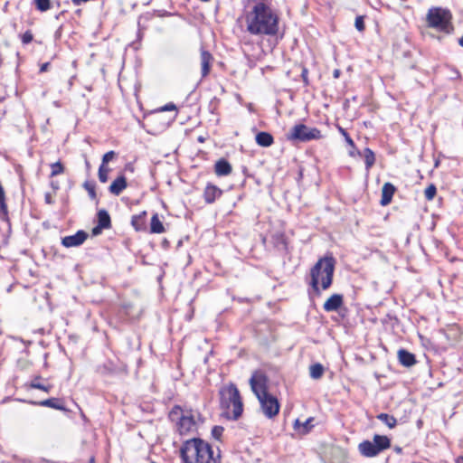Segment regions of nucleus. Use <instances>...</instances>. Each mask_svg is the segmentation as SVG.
<instances>
[{
  "label": "nucleus",
  "mask_w": 463,
  "mask_h": 463,
  "mask_svg": "<svg viewBox=\"0 0 463 463\" xmlns=\"http://www.w3.org/2000/svg\"><path fill=\"white\" fill-rule=\"evenodd\" d=\"M247 31L253 35H275L279 30V16L265 3H256L245 15Z\"/></svg>",
  "instance_id": "nucleus-1"
},
{
  "label": "nucleus",
  "mask_w": 463,
  "mask_h": 463,
  "mask_svg": "<svg viewBox=\"0 0 463 463\" xmlns=\"http://www.w3.org/2000/svg\"><path fill=\"white\" fill-rule=\"evenodd\" d=\"M180 456L184 463H221L220 450L215 453L213 447L200 438L184 441Z\"/></svg>",
  "instance_id": "nucleus-2"
},
{
  "label": "nucleus",
  "mask_w": 463,
  "mask_h": 463,
  "mask_svg": "<svg viewBox=\"0 0 463 463\" xmlns=\"http://www.w3.org/2000/svg\"><path fill=\"white\" fill-rule=\"evenodd\" d=\"M335 260L333 256L320 258L310 269V281L312 292L320 296L321 290L329 288L333 282Z\"/></svg>",
  "instance_id": "nucleus-3"
},
{
  "label": "nucleus",
  "mask_w": 463,
  "mask_h": 463,
  "mask_svg": "<svg viewBox=\"0 0 463 463\" xmlns=\"http://www.w3.org/2000/svg\"><path fill=\"white\" fill-rule=\"evenodd\" d=\"M219 395L223 416L233 420H238L242 414L243 403L236 385L230 383L222 387Z\"/></svg>",
  "instance_id": "nucleus-4"
},
{
  "label": "nucleus",
  "mask_w": 463,
  "mask_h": 463,
  "mask_svg": "<svg viewBox=\"0 0 463 463\" xmlns=\"http://www.w3.org/2000/svg\"><path fill=\"white\" fill-rule=\"evenodd\" d=\"M451 20V12L442 7L430 8L426 17L429 27L447 33L453 30Z\"/></svg>",
  "instance_id": "nucleus-5"
},
{
  "label": "nucleus",
  "mask_w": 463,
  "mask_h": 463,
  "mask_svg": "<svg viewBox=\"0 0 463 463\" xmlns=\"http://www.w3.org/2000/svg\"><path fill=\"white\" fill-rule=\"evenodd\" d=\"M287 140L296 143H305L322 138L321 131L317 128H310L305 124L295 125L287 134Z\"/></svg>",
  "instance_id": "nucleus-6"
},
{
  "label": "nucleus",
  "mask_w": 463,
  "mask_h": 463,
  "mask_svg": "<svg viewBox=\"0 0 463 463\" xmlns=\"http://www.w3.org/2000/svg\"><path fill=\"white\" fill-rule=\"evenodd\" d=\"M391 447V439L384 435L375 434L371 440H364L358 445L360 454L366 458H373Z\"/></svg>",
  "instance_id": "nucleus-7"
},
{
  "label": "nucleus",
  "mask_w": 463,
  "mask_h": 463,
  "mask_svg": "<svg viewBox=\"0 0 463 463\" xmlns=\"http://www.w3.org/2000/svg\"><path fill=\"white\" fill-rule=\"evenodd\" d=\"M258 400L260 402V410L262 413L268 419H273L279 414L280 405L278 399L275 396L269 393L264 396H261L260 398H258Z\"/></svg>",
  "instance_id": "nucleus-8"
},
{
  "label": "nucleus",
  "mask_w": 463,
  "mask_h": 463,
  "mask_svg": "<svg viewBox=\"0 0 463 463\" xmlns=\"http://www.w3.org/2000/svg\"><path fill=\"white\" fill-rule=\"evenodd\" d=\"M267 384L268 377L262 372L256 371L252 373L250 379V385L257 398L269 393Z\"/></svg>",
  "instance_id": "nucleus-9"
},
{
  "label": "nucleus",
  "mask_w": 463,
  "mask_h": 463,
  "mask_svg": "<svg viewBox=\"0 0 463 463\" xmlns=\"http://www.w3.org/2000/svg\"><path fill=\"white\" fill-rule=\"evenodd\" d=\"M89 234L82 230L78 231L73 235L65 236L61 239V244L66 248L78 247L84 243Z\"/></svg>",
  "instance_id": "nucleus-10"
},
{
  "label": "nucleus",
  "mask_w": 463,
  "mask_h": 463,
  "mask_svg": "<svg viewBox=\"0 0 463 463\" xmlns=\"http://www.w3.org/2000/svg\"><path fill=\"white\" fill-rule=\"evenodd\" d=\"M195 420L192 414L182 415L177 422V431L180 435H187L195 430Z\"/></svg>",
  "instance_id": "nucleus-11"
},
{
  "label": "nucleus",
  "mask_w": 463,
  "mask_h": 463,
  "mask_svg": "<svg viewBox=\"0 0 463 463\" xmlns=\"http://www.w3.org/2000/svg\"><path fill=\"white\" fill-rule=\"evenodd\" d=\"M344 303V298L341 294H333L325 303L323 308L326 312L338 310Z\"/></svg>",
  "instance_id": "nucleus-12"
},
{
  "label": "nucleus",
  "mask_w": 463,
  "mask_h": 463,
  "mask_svg": "<svg viewBox=\"0 0 463 463\" xmlns=\"http://www.w3.org/2000/svg\"><path fill=\"white\" fill-rule=\"evenodd\" d=\"M222 194V191L212 184H208L203 192V198L207 203H213Z\"/></svg>",
  "instance_id": "nucleus-13"
},
{
  "label": "nucleus",
  "mask_w": 463,
  "mask_h": 463,
  "mask_svg": "<svg viewBox=\"0 0 463 463\" xmlns=\"http://www.w3.org/2000/svg\"><path fill=\"white\" fill-rule=\"evenodd\" d=\"M396 191V187L392 183H385L382 188L381 205L386 206L391 203L392 196Z\"/></svg>",
  "instance_id": "nucleus-14"
},
{
  "label": "nucleus",
  "mask_w": 463,
  "mask_h": 463,
  "mask_svg": "<svg viewBox=\"0 0 463 463\" xmlns=\"http://www.w3.org/2000/svg\"><path fill=\"white\" fill-rule=\"evenodd\" d=\"M201 67H202V77H206L211 71V63L213 60V55L203 48L201 49Z\"/></svg>",
  "instance_id": "nucleus-15"
},
{
  "label": "nucleus",
  "mask_w": 463,
  "mask_h": 463,
  "mask_svg": "<svg viewBox=\"0 0 463 463\" xmlns=\"http://www.w3.org/2000/svg\"><path fill=\"white\" fill-rule=\"evenodd\" d=\"M128 186L127 178L121 175L118 176L109 185V191L114 195H119Z\"/></svg>",
  "instance_id": "nucleus-16"
},
{
  "label": "nucleus",
  "mask_w": 463,
  "mask_h": 463,
  "mask_svg": "<svg viewBox=\"0 0 463 463\" xmlns=\"http://www.w3.org/2000/svg\"><path fill=\"white\" fill-rule=\"evenodd\" d=\"M398 360L402 365L406 367H411L417 362L415 355L405 349H400L398 351Z\"/></svg>",
  "instance_id": "nucleus-17"
},
{
  "label": "nucleus",
  "mask_w": 463,
  "mask_h": 463,
  "mask_svg": "<svg viewBox=\"0 0 463 463\" xmlns=\"http://www.w3.org/2000/svg\"><path fill=\"white\" fill-rule=\"evenodd\" d=\"M231 164L224 158L219 159L214 165V171L218 176H226L232 173Z\"/></svg>",
  "instance_id": "nucleus-18"
},
{
  "label": "nucleus",
  "mask_w": 463,
  "mask_h": 463,
  "mask_svg": "<svg viewBox=\"0 0 463 463\" xmlns=\"http://www.w3.org/2000/svg\"><path fill=\"white\" fill-rule=\"evenodd\" d=\"M31 404L33 405H39L43 407H49L60 411H64L65 408L63 404L61 402V401L58 398H50L47 400H43L41 402H30Z\"/></svg>",
  "instance_id": "nucleus-19"
},
{
  "label": "nucleus",
  "mask_w": 463,
  "mask_h": 463,
  "mask_svg": "<svg viewBox=\"0 0 463 463\" xmlns=\"http://www.w3.org/2000/svg\"><path fill=\"white\" fill-rule=\"evenodd\" d=\"M146 215V212L144 211V212L140 213L139 214H136V215L132 216L131 224L137 232L146 231V220H145Z\"/></svg>",
  "instance_id": "nucleus-20"
},
{
  "label": "nucleus",
  "mask_w": 463,
  "mask_h": 463,
  "mask_svg": "<svg viewBox=\"0 0 463 463\" xmlns=\"http://www.w3.org/2000/svg\"><path fill=\"white\" fill-rule=\"evenodd\" d=\"M255 140L259 146H263V147H269L274 142V138H273L272 135L269 132H264V131L259 132L256 135Z\"/></svg>",
  "instance_id": "nucleus-21"
},
{
  "label": "nucleus",
  "mask_w": 463,
  "mask_h": 463,
  "mask_svg": "<svg viewBox=\"0 0 463 463\" xmlns=\"http://www.w3.org/2000/svg\"><path fill=\"white\" fill-rule=\"evenodd\" d=\"M358 154L364 156L366 170H370L375 163L374 152L371 148L365 147L363 152L359 151Z\"/></svg>",
  "instance_id": "nucleus-22"
},
{
  "label": "nucleus",
  "mask_w": 463,
  "mask_h": 463,
  "mask_svg": "<svg viewBox=\"0 0 463 463\" xmlns=\"http://www.w3.org/2000/svg\"><path fill=\"white\" fill-rule=\"evenodd\" d=\"M98 224L99 227H103L104 229H109L111 227V220L109 213L102 209L98 212Z\"/></svg>",
  "instance_id": "nucleus-23"
},
{
  "label": "nucleus",
  "mask_w": 463,
  "mask_h": 463,
  "mask_svg": "<svg viewBox=\"0 0 463 463\" xmlns=\"http://www.w3.org/2000/svg\"><path fill=\"white\" fill-rule=\"evenodd\" d=\"M313 421V418H308L303 423L299 421V420H296L294 423V429L298 430L301 434H307L310 431L313 425L311 422Z\"/></svg>",
  "instance_id": "nucleus-24"
},
{
  "label": "nucleus",
  "mask_w": 463,
  "mask_h": 463,
  "mask_svg": "<svg viewBox=\"0 0 463 463\" xmlns=\"http://www.w3.org/2000/svg\"><path fill=\"white\" fill-rule=\"evenodd\" d=\"M165 232L163 222L160 221L158 214L155 213L150 222V232L151 233H162Z\"/></svg>",
  "instance_id": "nucleus-25"
},
{
  "label": "nucleus",
  "mask_w": 463,
  "mask_h": 463,
  "mask_svg": "<svg viewBox=\"0 0 463 463\" xmlns=\"http://www.w3.org/2000/svg\"><path fill=\"white\" fill-rule=\"evenodd\" d=\"M376 418L390 429H393L397 425V420L392 415L383 412L378 414Z\"/></svg>",
  "instance_id": "nucleus-26"
},
{
  "label": "nucleus",
  "mask_w": 463,
  "mask_h": 463,
  "mask_svg": "<svg viewBox=\"0 0 463 463\" xmlns=\"http://www.w3.org/2000/svg\"><path fill=\"white\" fill-rule=\"evenodd\" d=\"M324 371V366L321 364H314L309 367L310 377L315 380L320 379L323 376Z\"/></svg>",
  "instance_id": "nucleus-27"
},
{
  "label": "nucleus",
  "mask_w": 463,
  "mask_h": 463,
  "mask_svg": "<svg viewBox=\"0 0 463 463\" xmlns=\"http://www.w3.org/2000/svg\"><path fill=\"white\" fill-rule=\"evenodd\" d=\"M40 379H41V376H39V375L35 376L29 383V387L32 389H38V390H42L45 392H49L52 389V385H43V383H39Z\"/></svg>",
  "instance_id": "nucleus-28"
},
{
  "label": "nucleus",
  "mask_w": 463,
  "mask_h": 463,
  "mask_svg": "<svg viewBox=\"0 0 463 463\" xmlns=\"http://www.w3.org/2000/svg\"><path fill=\"white\" fill-rule=\"evenodd\" d=\"M50 166L52 169L51 175H50L51 177L56 176L64 172V166L60 161L51 164Z\"/></svg>",
  "instance_id": "nucleus-29"
},
{
  "label": "nucleus",
  "mask_w": 463,
  "mask_h": 463,
  "mask_svg": "<svg viewBox=\"0 0 463 463\" xmlns=\"http://www.w3.org/2000/svg\"><path fill=\"white\" fill-rule=\"evenodd\" d=\"M35 6L40 12H46L51 8L50 0H34Z\"/></svg>",
  "instance_id": "nucleus-30"
},
{
  "label": "nucleus",
  "mask_w": 463,
  "mask_h": 463,
  "mask_svg": "<svg viewBox=\"0 0 463 463\" xmlns=\"http://www.w3.org/2000/svg\"><path fill=\"white\" fill-rule=\"evenodd\" d=\"M109 169L108 167H106L105 165H100L99 168V173H98V175H99V180L101 182V183H106L108 181V178H109Z\"/></svg>",
  "instance_id": "nucleus-31"
},
{
  "label": "nucleus",
  "mask_w": 463,
  "mask_h": 463,
  "mask_svg": "<svg viewBox=\"0 0 463 463\" xmlns=\"http://www.w3.org/2000/svg\"><path fill=\"white\" fill-rule=\"evenodd\" d=\"M437 194V188L433 184H430L424 191V196L428 201H431Z\"/></svg>",
  "instance_id": "nucleus-32"
},
{
  "label": "nucleus",
  "mask_w": 463,
  "mask_h": 463,
  "mask_svg": "<svg viewBox=\"0 0 463 463\" xmlns=\"http://www.w3.org/2000/svg\"><path fill=\"white\" fill-rule=\"evenodd\" d=\"M223 427L222 426H214L213 429H212V436L213 438H214L215 439L219 440L221 439V437L222 436V433H223Z\"/></svg>",
  "instance_id": "nucleus-33"
},
{
  "label": "nucleus",
  "mask_w": 463,
  "mask_h": 463,
  "mask_svg": "<svg viewBox=\"0 0 463 463\" xmlns=\"http://www.w3.org/2000/svg\"><path fill=\"white\" fill-rule=\"evenodd\" d=\"M83 187L88 191L89 195H90V197L91 199L96 198V192H95V184H91V183H89V182H85L84 184H83Z\"/></svg>",
  "instance_id": "nucleus-34"
},
{
  "label": "nucleus",
  "mask_w": 463,
  "mask_h": 463,
  "mask_svg": "<svg viewBox=\"0 0 463 463\" xmlns=\"http://www.w3.org/2000/svg\"><path fill=\"white\" fill-rule=\"evenodd\" d=\"M275 240L277 241V244H276L277 248H279V250H286L287 243H286L285 238L282 234L277 235L275 237Z\"/></svg>",
  "instance_id": "nucleus-35"
},
{
  "label": "nucleus",
  "mask_w": 463,
  "mask_h": 463,
  "mask_svg": "<svg viewBox=\"0 0 463 463\" xmlns=\"http://www.w3.org/2000/svg\"><path fill=\"white\" fill-rule=\"evenodd\" d=\"M33 40V35L31 31H26L24 34L21 36V41L23 44H28Z\"/></svg>",
  "instance_id": "nucleus-36"
},
{
  "label": "nucleus",
  "mask_w": 463,
  "mask_h": 463,
  "mask_svg": "<svg viewBox=\"0 0 463 463\" xmlns=\"http://www.w3.org/2000/svg\"><path fill=\"white\" fill-rule=\"evenodd\" d=\"M354 26L359 32H363L365 28L364 16H357L355 18Z\"/></svg>",
  "instance_id": "nucleus-37"
},
{
  "label": "nucleus",
  "mask_w": 463,
  "mask_h": 463,
  "mask_svg": "<svg viewBox=\"0 0 463 463\" xmlns=\"http://www.w3.org/2000/svg\"><path fill=\"white\" fill-rule=\"evenodd\" d=\"M115 156H116V153L114 151L111 150V151L107 152L106 154L103 155L101 165H105L109 161H111Z\"/></svg>",
  "instance_id": "nucleus-38"
},
{
  "label": "nucleus",
  "mask_w": 463,
  "mask_h": 463,
  "mask_svg": "<svg viewBox=\"0 0 463 463\" xmlns=\"http://www.w3.org/2000/svg\"><path fill=\"white\" fill-rule=\"evenodd\" d=\"M339 130L343 134V136L345 137V139L346 143L349 146H354V142L352 139V137L349 136V134L344 128H339Z\"/></svg>",
  "instance_id": "nucleus-39"
},
{
  "label": "nucleus",
  "mask_w": 463,
  "mask_h": 463,
  "mask_svg": "<svg viewBox=\"0 0 463 463\" xmlns=\"http://www.w3.org/2000/svg\"><path fill=\"white\" fill-rule=\"evenodd\" d=\"M176 110V106L174 103H167L160 109V111H172Z\"/></svg>",
  "instance_id": "nucleus-40"
},
{
  "label": "nucleus",
  "mask_w": 463,
  "mask_h": 463,
  "mask_svg": "<svg viewBox=\"0 0 463 463\" xmlns=\"http://www.w3.org/2000/svg\"><path fill=\"white\" fill-rule=\"evenodd\" d=\"M307 74H308L307 69V68H303L302 72H301V77H302V80H303V81H304V83L306 85L308 84Z\"/></svg>",
  "instance_id": "nucleus-41"
},
{
  "label": "nucleus",
  "mask_w": 463,
  "mask_h": 463,
  "mask_svg": "<svg viewBox=\"0 0 463 463\" xmlns=\"http://www.w3.org/2000/svg\"><path fill=\"white\" fill-rule=\"evenodd\" d=\"M45 203L48 204H52L53 203L52 196L50 193H46L44 195Z\"/></svg>",
  "instance_id": "nucleus-42"
},
{
  "label": "nucleus",
  "mask_w": 463,
  "mask_h": 463,
  "mask_svg": "<svg viewBox=\"0 0 463 463\" xmlns=\"http://www.w3.org/2000/svg\"><path fill=\"white\" fill-rule=\"evenodd\" d=\"M102 230H104V228L103 227H99V225L98 224L97 226H95L92 229V233L94 235H99L101 232Z\"/></svg>",
  "instance_id": "nucleus-43"
},
{
  "label": "nucleus",
  "mask_w": 463,
  "mask_h": 463,
  "mask_svg": "<svg viewBox=\"0 0 463 463\" xmlns=\"http://www.w3.org/2000/svg\"><path fill=\"white\" fill-rule=\"evenodd\" d=\"M50 66V63L49 62H45L43 63L42 66H41V69H40V71L41 72H43V71H46L48 70V67Z\"/></svg>",
  "instance_id": "nucleus-44"
},
{
  "label": "nucleus",
  "mask_w": 463,
  "mask_h": 463,
  "mask_svg": "<svg viewBox=\"0 0 463 463\" xmlns=\"http://www.w3.org/2000/svg\"><path fill=\"white\" fill-rule=\"evenodd\" d=\"M51 186L54 191H57L60 188L58 182L54 181L51 182Z\"/></svg>",
  "instance_id": "nucleus-45"
},
{
  "label": "nucleus",
  "mask_w": 463,
  "mask_h": 463,
  "mask_svg": "<svg viewBox=\"0 0 463 463\" xmlns=\"http://www.w3.org/2000/svg\"><path fill=\"white\" fill-rule=\"evenodd\" d=\"M340 74H341V71H340V70H338V69H335V70L333 71V77H334L335 79L339 78Z\"/></svg>",
  "instance_id": "nucleus-46"
},
{
  "label": "nucleus",
  "mask_w": 463,
  "mask_h": 463,
  "mask_svg": "<svg viewBox=\"0 0 463 463\" xmlns=\"http://www.w3.org/2000/svg\"><path fill=\"white\" fill-rule=\"evenodd\" d=\"M163 248L166 249L169 247V241L166 239H164L162 241Z\"/></svg>",
  "instance_id": "nucleus-47"
},
{
  "label": "nucleus",
  "mask_w": 463,
  "mask_h": 463,
  "mask_svg": "<svg viewBox=\"0 0 463 463\" xmlns=\"http://www.w3.org/2000/svg\"><path fill=\"white\" fill-rule=\"evenodd\" d=\"M177 411H181V408L179 406H175L171 411V415L176 413Z\"/></svg>",
  "instance_id": "nucleus-48"
},
{
  "label": "nucleus",
  "mask_w": 463,
  "mask_h": 463,
  "mask_svg": "<svg viewBox=\"0 0 463 463\" xmlns=\"http://www.w3.org/2000/svg\"><path fill=\"white\" fill-rule=\"evenodd\" d=\"M456 463H463V456H459L456 459Z\"/></svg>",
  "instance_id": "nucleus-49"
},
{
  "label": "nucleus",
  "mask_w": 463,
  "mask_h": 463,
  "mask_svg": "<svg viewBox=\"0 0 463 463\" xmlns=\"http://www.w3.org/2000/svg\"><path fill=\"white\" fill-rule=\"evenodd\" d=\"M458 44L463 47V35L459 38Z\"/></svg>",
  "instance_id": "nucleus-50"
},
{
  "label": "nucleus",
  "mask_w": 463,
  "mask_h": 463,
  "mask_svg": "<svg viewBox=\"0 0 463 463\" xmlns=\"http://www.w3.org/2000/svg\"><path fill=\"white\" fill-rule=\"evenodd\" d=\"M395 451H396L397 453H401V452H402V448L396 447V448H395Z\"/></svg>",
  "instance_id": "nucleus-51"
},
{
  "label": "nucleus",
  "mask_w": 463,
  "mask_h": 463,
  "mask_svg": "<svg viewBox=\"0 0 463 463\" xmlns=\"http://www.w3.org/2000/svg\"><path fill=\"white\" fill-rule=\"evenodd\" d=\"M89 463H95V458L92 457L90 458Z\"/></svg>",
  "instance_id": "nucleus-52"
},
{
  "label": "nucleus",
  "mask_w": 463,
  "mask_h": 463,
  "mask_svg": "<svg viewBox=\"0 0 463 463\" xmlns=\"http://www.w3.org/2000/svg\"><path fill=\"white\" fill-rule=\"evenodd\" d=\"M203 140H204V138H203V137H198V141H199V142H203Z\"/></svg>",
  "instance_id": "nucleus-53"
},
{
  "label": "nucleus",
  "mask_w": 463,
  "mask_h": 463,
  "mask_svg": "<svg viewBox=\"0 0 463 463\" xmlns=\"http://www.w3.org/2000/svg\"><path fill=\"white\" fill-rule=\"evenodd\" d=\"M151 463H156V462H155V461H152Z\"/></svg>",
  "instance_id": "nucleus-54"
}]
</instances>
